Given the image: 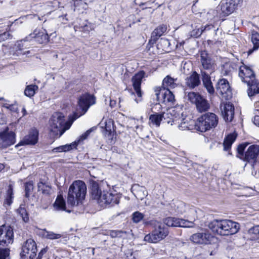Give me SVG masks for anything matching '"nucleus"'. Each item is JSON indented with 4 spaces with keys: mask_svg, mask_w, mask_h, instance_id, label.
<instances>
[{
    "mask_svg": "<svg viewBox=\"0 0 259 259\" xmlns=\"http://www.w3.org/2000/svg\"><path fill=\"white\" fill-rule=\"evenodd\" d=\"M9 251L8 248H0V259H10Z\"/></svg>",
    "mask_w": 259,
    "mask_h": 259,
    "instance_id": "nucleus-46",
    "label": "nucleus"
},
{
    "mask_svg": "<svg viewBox=\"0 0 259 259\" xmlns=\"http://www.w3.org/2000/svg\"><path fill=\"white\" fill-rule=\"evenodd\" d=\"M145 73L144 71H140L135 74L132 78L133 88L139 99H136L135 101L138 103L141 101L142 93L141 90V85L142 79L144 77Z\"/></svg>",
    "mask_w": 259,
    "mask_h": 259,
    "instance_id": "nucleus-14",
    "label": "nucleus"
},
{
    "mask_svg": "<svg viewBox=\"0 0 259 259\" xmlns=\"http://www.w3.org/2000/svg\"><path fill=\"white\" fill-rule=\"evenodd\" d=\"M238 75L242 81L246 83L255 78L253 71L245 65L240 67Z\"/></svg>",
    "mask_w": 259,
    "mask_h": 259,
    "instance_id": "nucleus-17",
    "label": "nucleus"
},
{
    "mask_svg": "<svg viewBox=\"0 0 259 259\" xmlns=\"http://www.w3.org/2000/svg\"><path fill=\"white\" fill-rule=\"evenodd\" d=\"M203 33V30H202L201 28L194 29L191 32V36L194 37H198L200 36L202 33Z\"/></svg>",
    "mask_w": 259,
    "mask_h": 259,
    "instance_id": "nucleus-51",
    "label": "nucleus"
},
{
    "mask_svg": "<svg viewBox=\"0 0 259 259\" xmlns=\"http://www.w3.org/2000/svg\"><path fill=\"white\" fill-rule=\"evenodd\" d=\"M218 117L213 113L207 112L199 117L195 123V130L205 132L214 128L218 123Z\"/></svg>",
    "mask_w": 259,
    "mask_h": 259,
    "instance_id": "nucleus-5",
    "label": "nucleus"
},
{
    "mask_svg": "<svg viewBox=\"0 0 259 259\" xmlns=\"http://www.w3.org/2000/svg\"><path fill=\"white\" fill-rule=\"evenodd\" d=\"M248 145L247 143L239 145L237 148V155L236 156L244 161L254 163L259 155V146L251 145L244 152L245 149Z\"/></svg>",
    "mask_w": 259,
    "mask_h": 259,
    "instance_id": "nucleus-6",
    "label": "nucleus"
},
{
    "mask_svg": "<svg viewBox=\"0 0 259 259\" xmlns=\"http://www.w3.org/2000/svg\"><path fill=\"white\" fill-rule=\"evenodd\" d=\"M49 128L51 132L57 135L58 132L60 135L71 126V123L65 122L64 116L60 112H56L52 116L49 121Z\"/></svg>",
    "mask_w": 259,
    "mask_h": 259,
    "instance_id": "nucleus-7",
    "label": "nucleus"
},
{
    "mask_svg": "<svg viewBox=\"0 0 259 259\" xmlns=\"http://www.w3.org/2000/svg\"><path fill=\"white\" fill-rule=\"evenodd\" d=\"M188 100L192 103L196 105L197 110L200 112H204L209 108L207 101L198 93L191 92L185 94Z\"/></svg>",
    "mask_w": 259,
    "mask_h": 259,
    "instance_id": "nucleus-8",
    "label": "nucleus"
},
{
    "mask_svg": "<svg viewBox=\"0 0 259 259\" xmlns=\"http://www.w3.org/2000/svg\"><path fill=\"white\" fill-rule=\"evenodd\" d=\"M96 128L95 127H93L89 129V130H88L87 131H86V132H85L80 136V138L81 139V140H83L86 139L89 136V135L91 134V133L92 131H94Z\"/></svg>",
    "mask_w": 259,
    "mask_h": 259,
    "instance_id": "nucleus-52",
    "label": "nucleus"
},
{
    "mask_svg": "<svg viewBox=\"0 0 259 259\" xmlns=\"http://www.w3.org/2000/svg\"><path fill=\"white\" fill-rule=\"evenodd\" d=\"M13 237V231L11 227L5 225L0 227V245L7 246L12 244Z\"/></svg>",
    "mask_w": 259,
    "mask_h": 259,
    "instance_id": "nucleus-11",
    "label": "nucleus"
},
{
    "mask_svg": "<svg viewBox=\"0 0 259 259\" xmlns=\"http://www.w3.org/2000/svg\"><path fill=\"white\" fill-rule=\"evenodd\" d=\"M237 137V134L235 133L230 134L228 135L224 139L223 143L224 150L225 151L229 150L235 141Z\"/></svg>",
    "mask_w": 259,
    "mask_h": 259,
    "instance_id": "nucleus-35",
    "label": "nucleus"
},
{
    "mask_svg": "<svg viewBox=\"0 0 259 259\" xmlns=\"http://www.w3.org/2000/svg\"><path fill=\"white\" fill-rule=\"evenodd\" d=\"M13 188L12 185H9L7 190L6 196L5 201L4 202V206H10L13 202L14 198Z\"/></svg>",
    "mask_w": 259,
    "mask_h": 259,
    "instance_id": "nucleus-36",
    "label": "nucleus"
},
{
    "mask_svg": "<svg viewBox=\"0 0 259 259\" xmlns=\"http://www.w3.org/2000/svg\"><path fill=\"white\" fill-rule=\"evenodd\" d=\"M132 189L133 191H136L135 193L133 192V193L139 199L143 200L147 195L148 193L145 188L139 185H134L132 187Z\"/></svg>",
    "mask_w": 259,
    "mask_h": 259,
    "instance_id": "nucleus-29",
    "label": "nucleus"
},
{
    "mask_svg": "<svg viewBox=\"0 0 259 259\" xmlns=\"http://www.w3.org/2000/svg\"><path fill=\"white\" fill-rule=\"evenodd\" d=\"M38 90V87L35 84H31L26 86L24 91V94L28 97H33L36 91Z\"/></svg>",
    "mask_w": 259,
    "mask_h": 259,
    "instance_id": "nucleus-39",
    "label": "nucleus"
},
{
    "mask_svg": "<svg viewBox=\"0 0 259 259\" xmlns=\"http://www.w3.org/2000/svg\"><path fill=\"white\" fill-rule=\"evenodd\" d=\"M195 122L194 120H189V121L184 118L179 125L181 130H192L195 129Z\"/></svg>",
    "mask_w": 259,
    "mask_h": 259,
    "instance_id": "nucleus-33",
    "label": "nucleus"
},
{
    "mask_svg": "<svg viewBox=\"0 0 259 259\" xmlns=\"http://www.w3.org/2000/svg\"><path fill=\"white\" fill-rule=\"evenodd\" d=\"M17 212L19 214V215L22 218V220L25 222L27 223L29 220V215L26 209V208L24 207L23 205H21L19 208L17 209Z\"/></svg>",
    "mask_w": 259,
    "mask_h": 259,
    "instance_id": "nucleus-41",
    "label": "nucleus"
},
{
    "mask_svg": "<svg viewBox=\"0 0 259 259\" xmlns=\"http://www.w3.org/2000/svg\"><path fill=\"white\" fill-rule=\"evenodd\" d=\"M254 123L259 126V115H255L254 117Z\"/></svg>",
    "mask_w": 259,
    "mask_h": 259,
    "instance_id": "nucleus-55",
    "label": "nucleus"
},
{
    "mask_svg": "<svg viewBox=\"0 0 259 259\" xmlns=\"http://www.w3.org/2000/svg\"><path fill=\"white\" fill-rule=\"evenodd\" d=\"M96 103V98L88 93L81 95L77 101L76 111L73 114V121L84 115L89 108Z\"/></svg>",
    "mask_w": 259,
    "mask_h": 259,
    "instance_id": "nucleus-4",
    "label": "nucleus"
},
{
    "mask_svg": "<svg viewBox=\"0 0 259 259\" xmlns=\"http://www.w3.org/2000/svg\"><path fill=\"white\" fill-rule=\"evenodd\" d=\"M248 89V95L252 97L256 94H259V80L255 78L247 83Z\"/></svg>",
    "mask_w": 259,
    "mask_h": 259,
    "instance_id": "nucleus-26",
    "label": "nucleus"
},
{
    "mask_svg": "<svg viewBox=\"0 0 259 259\" xmlns=\"http://www.w3.org/2000/svg\"><path fill=\"white\" fill-rule=\"evenodd\" d=\"M38 191H41L43 194H49L51 191V187L46 183L39 182L37 184Z\"/></svg>",
    "mask_w": 259,
    "mask_h": 259,
    "instance_id": "nucleus-40",
    "label": "nucleus"
},
{
    "mask_svg": "<svg viewBox=\"0 0 259 259\" xmlns=\"http://www.w3.org/2000/svg\"><path fill=\"white\" fill-rule=\"evenodd\" d=\"M47 252V249L45 248L42 249L39 252L36 259H41L43 255Z\"/></svg>",
    "mask_w": 259,
    "mask_h": 259,
    "instance_id": "nucleus-54",
    "label": "nucleus"
},
{
    "mask_svg": "<svg viewBox=\"0 0 259 259\" xmlns=\"http://www.w3.org/2000/svg\"><path fill=\"white\" fill-rule=\"evenodd\" d=\"M34 38L35 41L39 44H46L49 40V35L45 29H35L33 33L30 34L24 39V41H30Z\"/></svg>",
    "mask_w": 259,
    "mask_h": 259,
    "instance_id": "nucleus-13",
    "label": "nucleus"
},
{
    "mask_svg": "<svg viewBox=\"0 0 259 259\" xmlns=\"http://www.w3.org/2000/svg\"><path fill=\"white\" fill-rule=\"evenodd\" d=\"M190 212L193 215V217L192 218H190V220H186L184 219H181V227L184 228H192L194 226V222L197 219V216L196 215V211L194 209H191L190 210Z\"/></svg>",
    "mask_w": 259,
    "mask_h": 259,
    "instance_id": "nucleus-31",
    "label": "nucleus"
},
{
    "mask_svg": "<svg viewBox=\"0 0 259 259\" xmlns=\"http://www.w3.org/2000/svg\"><path fill=\"white\" fill-rule=\"evenodd\" d=\"M209 228L218 235L224 236V220H214L208 225Z\"/></svg>",
    "mask_w": 259,
    "mask_h": 259,
    "instance_id": "nucleus-21",
    "label": "nucleus"
},
{
    "mask_svg": "<svg viewBox=\"0 0 259 259\" xmlns=\"http://www.w3.org/2000/svg\"><path fill=\"white\" fill-rule=\"evenodd\" d=\"M167 26L164 24H162L155 28L152 33L151 40L155 42L157 40L163 35L166 31Z\"/></svg>",
    "mask_w": 259,
    "mask_h": 259,
    "instance_id": "nucleus-27",
    "label": "nucleus"
},
{
    "mask_svg": "<svg viewBox=\"0 0 259 259\" xmlns=\"http://www.w3.org/2000/svg\"><path fill=\"white\" fill-rule=\"evenodd\" d=\"M37 252L35 242L31 239H27L22 247L21 253L22 259H33Z\"/></svg>",
    "mask_w": 259,
    "mask_h": 259,
    "instance_id": "nucleus-9",
    "label": "nucleus"
},
{
    "mask_svg": "<svg viewBox=\"0 0 259 259\" xmlns=\"http://www.w3.org/2000/svg\"><path fill=\"white\" fill-rule=\"evenodd\" d=\"M201 82L199 74L193 71L189 76L185 78V83L190 89H193L200 85Z\"/></svg>",
    "mask_w": 259,
    "mask_h": 259,
    "instance_id": "nucleus-23",
    "label": "nucleus"
},
{
    "mask_svg": "<svg viewBox=\"0 0 259 259\" xmlns=\"http://www.w3.org/2000/svg\"><path fill=\"white\" fill-rule=\"evenodd\" d=\"M222 115L226 121H231L234 115V107L233 104L229 102L221 106Z\"/></svg>",
    "mask_w": 259,
    "mask_h": 259,
    "instance_id": "nucleus-18",
    "label": "nucleus"
},
{
    "mask_svg": "<svg viewBox=\"0 0 259 259\" xmlns=\"http://www.w3.org/2000/svg\"><path fill=\"white\" fill-rule=\"evenodd\" d=\"M165 104L174 105L175 102V96L169 90H165L162 93L161 101Z\"/></svg>",
    "mask_w": 259,
    "mask_h": 259,
    "instance_id": "nucleus-30",
    "label": "nucleus"
},
{
    "mask_svg": "<svg viewBox=\"0 0 259 259\" xmlns=\"http://www.w3.org/2000/svg\"><path fill=\"white\" fill-rule=\"evenodd\" d=\"M213 236L208 233H198L193 234L190 240L194 243L199 244H208L210 243Z\"/></svg>",
    "mask_w": 259,
    "mask_h": 259,
    "instance_id": "nucleus-16",
    "label": "nucleus"
},
{
    "mask_svg": "<svg viewBox=\"0 0 259 259\" xmlns=\"http://www.w3.org/2000/svg\"><path fill=\"white\" fill-rule=\"evenodd\" d=\"M240 228L239 224L229 220H224V236L234 234L238 232Z\"/></svg>",
    "mask_w": 259,
    "mask_h": 259,
    "instance_id": "nucleus-22",
    "label": "nucleus"
},
{
    "mask_svg": "<svg viewBox=\"0 0 259 259\" xmlns=\"http://www.w3.org/2000/svg\"><path fill=\"white\" fill-rule=\"evenodd\" d=\"M252 232L254 234H259V225L252 228Z\"/></svg>",
    "mask_w": 259,
    "mask_h": 259,
    "instance_id": "nucleus-56",
    "label": "nucleus"
},
{
    "mask_svg": "<svg viewBox=\"0 0 259 259\" xmlns=\"http://www.w3.org/2000/svg\"><path fill=\"white\" fill-rule=\"evenodd\" d=\"M4 168H5V165L3 164L0 163V172L2 170H3L4 169Z\"/></svg>",
    "mask_w": 259,
    "mask_h": 259,
    "instance_id": "nucleus-58",
    "label": "nucleus"
},
{
    "mask_svg": "<svg viewBox=\"0 0 259 259\" xmlns=\"http://www.w3.org/2000/svg\"><path fill=\"white\" fill-rule=\"evenodd\" d=\"M6 108L9 109L11 111L13 112H17L18 111V106L16 104H6L4 106Z\"/></svg>",
    "mask_w": 259,
    "mask_h": 259,
    "instance_id": "nucleus-50",
    "label": "nucleus"
},
{
    "mask_svg": "<svg viewBox=\"0 0 259 259\" xmlns=\"http://www.w3.org/2000/svg\"><path fill=\"white\" fill-rule=\"evenodd\" d=\"M214 28V26L212 25H207L205 27H201V29L203 30V32L206 31H208Z\"/></svg>",
    "mask_w": 259,
    "mask_h": 259,
    "instance_id": "nucleus-53",
    "label": "nucleus"
},
{
    "mask_svg": "<svg viewBox=\"0 0 259 259\" xmlns=\"http://www.w3.org/2000/svg\"><path fill=\"white\" fill-rule=\"evenodd\" d=\"M217 92L222 97L228 100L232 97V91L228 81L225 78L220 79L216 85Z\"/></svg>",
    "mask_w": 259,
    "mask_h": 259,
    "instance_id": "nucleus-12",
    "label": "nucleus"
},
{
    "mask_svg": "<svg viewBox=\"0 0 259 259\" xmlns=\"http://www.w3.org/2000/svg\"><path fill=\"white\" fill-rule=\"evenodd\" d=\"M90 189L92 198L96 200L102 207L113 206L119 202L120 197L119 195L106 191H102L96 182L94 181L91 183Z\"/></svg>",
    "mask_w": 259,
    "mask_h": 259,
    "instance_id": "nucleus-1",
    "label": "nucleus"
},
{
    "mask_svg": "<svg viewBox=\"0 0 259 259\" xmlns=\"http://www.w3.org/2000/svg\"><path fill=\"white\" fill-rule=\"evenodd\" d=\"M175 110L172 109L169 111V113H155L151 114L149 117V119L153 124H155L157 126H159L161 121L163 118H165V115H168L169 114L175 115Z\"/></svg>",
    "mask_w": 259,
    "mask_h": 259,
    "instance_id": "nucleus-25",
    "label": "nucleus"
},
{
    "mask_svg": "<svg viewBox=\"0 0 259 259\" xmlns=\"http://www.w3.org/2000/svg\"><path fill=\"white\" fill-rule=\"evenodd\" d=\"M15 142V134L13 132H9L8 127L0 132V149L14 144Z\"/></svg>",
    "mask_w": 259,
    "mask_h": 259,
    "instance_id": "nucleus-10",
    "label": "nucleus"
},
{
    "mask_svg": "<svg viewBox=\"0 0 259 259\" xmlns=\"http://www.w3.org/2000/svg\"><path fill=\"white\" fill-rule=\"evenodd\" d=\"M177 80L167 75L163 79L162 85L165 90L174 89L177 86Z\"/></svg>",
    "mask_w": 259,
    "mask_h": 259,
    "instance_id": "nucleus-32",
    "label": "nucleus"
},
{
    "mask_svg": "<svg viewBox=\"0 0 259 259\" xmlns=\"http://www.w3.org/2000/svg\"><path fill=\"white\" fill-rule=\"evenodd\" d=\"M94 252H95V248H92V253L93 254H94Z\"/></svg>",
    "mask_w": 259,
    "mask_h": 259,
    "instance_id": "nucleus-61",
    "label": "nucleus"
},
{
    "mask_svg": "<svg viewBox=\"0 0 259 259\" xmlns=\"http://www.w3.org/2000/svg\"><path fill=\"white\" fill-rule=\"evenodd\" d=\"M38 132L35 128H32L28 135L26 136L23 140L20 141L19 143L16 146L24 145H34L38 141Z\"/></svg>",
    "mask_w": 259,
    "mask_h": 259,
    "instance_id": "nucleus-20",
    "label": "nucleus"
},
{
    "mask_svg": "<svg viewBox=\"0 0 259 259\" xmlns=\"http://www.w3.org/2000/svg\"><path fill=\"white\" fill-rule=\"evenodd\" d=\"M12 37L11 34L8 32H5L0 34V42Z\"/></svg>",
    "mask_w": 259,
    "mask_h": 259,
    "instance_id": "nucleus-49",
    "label": "nucleus"
},
{
    "mask_svg": "<svg viewBox=\"0 0 259 259\" xmlns=\"http://www.w3.org/2000/svg\"><path fill=\"white\" fill-rule=\"evenodd\" d=\"M23 41H24L23 40H21L18 43V47L19 48V50L17 51V53L18 55H25L26 56H28V55L30 54V51H23L22 49L21 48V43L23 42Z\"/></svg>",
    "mask_w": 259,
    "mask_h": 259,
    "instance_id": "nucleus-47",
    "label": "nucleus"
},
{
    "mask_svg": "<svg viewBox=\"0 0 259 259\" xmlns=\"http://www.w3.org/2000/svg\"><path fill=\"white\" fill-rule=\"evenodd\" d=\"M202 76V80L204 87L206 89L208 93L210 95H213L214 93V89L213 87L212 83L209 74L206 71H201Z\"/></svg>",
    "mask_w": 259,
    "mask_h": 259,
    "instance_id": "nucleus-24",
    "label": "nucleus"
},
{
    "mask_svg": "<svg viewBox=\"0 0 259 259\" xmlns=\"http://www.w3.org/2000/svg\"><path fill=\"white\" fill-rule=\"evenodd\" d=\"M139 128V126H136V128L137 129V128Z\"/></svg>",
    "mask_w": 259,
    "mask_h": 259,
    "instance_id": "nucleus-63",
    "label": "nucleus"
},
{
    "mask_svg": "<svg viewBox=\"0 0 259 259\" xmlns=\"http://www.w3.org/2000/svg\"><path fill=\"white\" fill-rule=\"evenodd\" d=\"M87 1H88L89 2H91L93 1V0H87Z\"/></svg>",
    "mask_w": 259,
    "mask_h": 259,
    "instance_id": "nucleus-62",
    "label": "nucleus"
},
{
    "mask_svg": "<svg viewBox=\"0 0 259 259\" xmlns=\"http://www.w3.org/2000/svg\"><path fill=\"white\" fill-rule=\"evenodd\" d=\"M124 234H126V232L119 230H111L109 232V235L112 238L122 237Z\"/></svg>",
    "mask_w": 259,
    "mask_h": 259,
    "instance_id": "nucleus-45",
    "label": "nucleus"
},
{
    "mask_svg": "<svg viewBox=\"0 0 259 259\" xmlns=\"http://www.w3.org/2000/svg\"><path fill=\"white\" fill-rule=\"evenodd\" d=\"M22 112L23 113V116L26 115L27 111L24 107L23 108Z\"/></svg>",
    "mask_w": 259,
    "mask_h": 259,
    "instance_id": "nucleus-57",
    "label": "nucleus"
},
{
    "mask_svg": "<svg viewBox=\"0 0 259 259\" xmlns=\"http://www.w3.org/2000/svg\"><path fill=\"white\" fill-rule=\"evenodd\" d=\"M45 236L47 239H57L61 237V235L59 234H56L53 232L49 231H46V234Z\"/></svg>",
    "mask_w": 259,
    "mask_h": 259,
    "instance_id": "nucleus-48",
    "label": "nucleus"
},
{
    "mask_svg": "<svg viewBox=\"0 0 259 259\" xmlns=\"http://www.w3.org/2000/svg\"><path fill=\"white\" fill-rule=\"evenodd\" d=\"M87 186L84 182L76 180L70 186L67 196V203L71 206L78 205L85 198Z\"/></svg>",
    "mask_w": 259,
    "mask_h": 259,
    "instance_id": "nucleus-2",
    "label": "nucleus"
},
{
    "mask_svg": "<svg viewBox=\"0 0 259 259\" xmlns=\"http://www.w3.org/2000/svg\"><path fill=\"white\" fill-rule=\"evenodd\" d=\"M78 3H79V1H75L74 5L76 6V5L78 4Z\"/></svg>",
    "mask_w": 259,
    "mask_h": 259,
    "instance_id": "nucleus-60",
    "label": "nucleus"
},
{
    "mask_svg": "<svg viewBox=\"0 0 259 259\" xmlns=\"http://www.w3.org/2000/svg\"><path fill=\"white\" fill-rule=\"evenodd\" d=\"M132 221L134 223L137 224L141 222L144 218V214L138 211L132 214Z\"/></svg>",
    "mask_w": 259,
    "mask_h": 259,
    "instance_id": "nucleus-42",
    "label": "nucleus"
},
{
    "mask_svg": "<svg viewBox=\"0 0 259 259\" xmlns=\"http://www.w3.org/2000/svg\"><path fill=\"white\" fill-rule=\"evenodd\" d=\"M161 40L162 41V42L163 43H164L165 44H168L169 45V42L168 41V40L167 39H161Z\"/></svg>",
    "mask_w": 259,
    "mask_h": 259,
    "instance_id": "nucleus-59",
    "label": "nucleus"
},
{
    "mask_svg": "<svg viewBox=\"0 0 259 259\" xmlns=\"http://www.w3.org/2000/svg\"><path fill=\"white\" fill-rule=\"evenodd\" d=\"M76 146L77 145L75 143L60 146L52 149V152L58 153L61 152H67L72 149L74 148H75Z\"/></svg>",
    "mask_w": 259,
    "mask_h": 259,
    "instance_id": "nucleus-38",
    "label": "nucleus"
},
{
    "mask_svg": "<svg viewBox=\"0 0 259 259\" xmlns=\"http://www.w3.org/2000/svg\"><path fill=\"white\" fill-rule=\"evenodd\" d=\"M181 219L174 217H167L163 220V223L168 227H181Z\"/></svg>",
    "mask_w": 259,
    "mask_h": 259,
    "instance_id": "nucleus-34",
    "label": "nucleus"
},
{
    "mask_svg": "<svg viewBox=\"0 0 259 259\" xmlns=\"http://www.w3.org/2000/svg\"><path fill=\"white\" fill-rule=\"evenodd\" d=\"M54 207L56 210H65L66 204L62 196H58L54 203Z\"/></svg>",
    "mask_w": 259,
    "mask_h": 259,
    "instance_id": "nucleus-37",
    "label": "nucleus"
},
{
    "mask_svg": "<svg viewBox=\"0 0 259 259\" xmlns=\"http://www.w3.org/2000/svg\"><path fill=\"white\" fill-rule=\"evenodd\" d=\"M251 41L253 44V48L248 51V54H252L253 51H256L259 48V33L254 31H251Z\"/></svg>",
    "mask_w": 259,
    "mask_h": 259,
    "instance_id": "nucleus-28",
    "label": "nucleus"
},
{
    "mask_svg": "<svg viewBox=\"0 0 259 259\" xmlns=\"http://www.w3.org/2000/svg\"><path fill=\"white\" fill-rule=\"evenodd\" d=\"M242 2V0H226L221 2V10L224 16H228L234 12Z\"/></svg>",
    "mask_w": 259,
    "mask_h": 259,
    "instance_id": "nucleus-15",
    "label": "nucleus"
},
{
    "mask_svg": "<svg viewBox=\"0 0 259 259\" xmlns=\"http://www.w3.org/2000/svg\"><path fill=\"white\" fill-rule=\"evenodd\" d=\"M165 91V89L161 87H156L154 88V92L156 96L157 100L159 101H161L162 96V93Z\"/></svg>",
    "mask_w": 259,
    "mask_h": 259,
    "instance_id": "nucleus-44",
    "label": "nucleus"
},
{
    "mask_svg": "<svg viewBox=\"0 0 259 259\" xmlns=\"http://www.w3.org/2000/svg\"><path fill=\"white\" fill-rule=\"evenodd\" d=\"M145 225H155V228L151 234L146 235L144 240L151 243H157L165 238L169 233L168 230L161 223L155 220H151L145 223Z\"/></svg>",
    "mask_w": 259,
    "mask_h": 259,
    "instance_id": "nucleus-3",
    "label": "nucleus"
},
{
    "mask_svg": "<svg viewBox=\"0 0 259 259\" xmlns=\"http://www.w3.org/2000/svg\"><path fill=\"white\" fill-rule=\"evenodd\" d=\"M25 197L28 198L30 196V193L33 190V184L32 181L26 182L24 184Z\"/></svg>",
    "mask_w": 259,
    "mask_h": 259,
    "instance_id": "nucleus-43",
    "label": "nucleus"
},
{
    "mask_svg": "<svg viewBox=\"0 0 259 259\" xmlns=\"http://www.w3.org/2000/svg\"><path fill=\"white\" fill-rule=\"evenodd\" d=\"M200 56L203 68L211 73L214 70L215 65L209 55L205 51H203L201 52Z\"/></svg>",
    "mask_w": 259,
    "mask_h": 259,
    "instance_id": "nucleus-19",
    "label": "nucleus"
}]
</instances>
